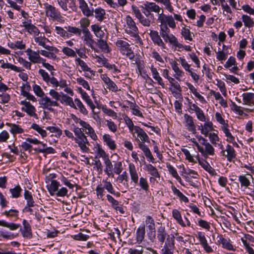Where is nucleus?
Wrapping results in <instances>:
<instances>
[{"instance_id":"obj_14","label":"nucleus","mask_w":254,"mask_h":254,"mask_svg":"<svg viewBox=\"0 0 254 254\" xmlns=\"http://www.w3.org/2000/svg\"><path fill=\"white\" fill-rule=\"evenodd\" d=\"M184 119L188 126V129L193 133L196 132L195 125L193 118L188 114L184 115Z\"/></svg>"},{"instance_id":"obj_13","label":"nucleus","mask_w":254,"mask_h":254,"mask_svg":"<svg viewBox=\"0 0 254 254\" xmlns=\"http://www.w3.org/2000/svg\"><path fill=\"white\" fill-rule=\"evenodd\" d=\"M223 155L226 156L227 160L231 162L236 157V154L234 149L229 144L226 146V150H222Z\"/></svg>"},{"instance_id":"obj_18","label":"nucleus","mask_w":254,"mask_h":254,"mask_svg":"<svg viewBox=\"0 0 254 254\" xmlns=\"http://www.w3.org/2000/svg\"><path fill=\"white\" fill-rule=\"evenodd\" d=\"M62 96L60 98V102L62 104H65L66 105L70 106L71 108L76 109V107L75 106L72 98L66 94H64L63 93H61Z\"/></svg>"},{"instance_id":"obj_54","label":"nucleus","mask_w":254,"mask_h":254,"mask_svg":"<svg viewBox=\"0 0 254 254\" xmlns=\"http://www.w3.org/2000/svg\"><path fill=\"white\" fill-rule=\"evenodd\" d=\"M62 52L66 56L74 57L76 56V53L71 49L68 47H64Z\"/></svg>"},{"instance_id":"obj_10","label":"nucleus","mask_w":254,"mask_h":254,"mask_svg":"<svg viewBox=\"0 0 254 254\" xmlns=\"http://www.w3.org/2000/svg\"><path fill=\"white\" fill-rule=\"evenodd\" d=\"M163 38L166 42H168L175 47L181 48L183 47V45L179 43L177 38L172 34H169Z\"/></svg>"},{"instance_id":"obj_28","label":"nucleus","mask_w":254,"mask_h":254,"mask_svg":"<svg viewBox=\"0 0 254 254\" xmlns=\"http://www.w3.org/2000/svg\"><path fill=\"white\" fill-rule=\"evenodd\" d=\"M213 124L211 122H208L204 123L203 127H201V133L205 136H207L209 131L213 130Z\"/></svg>"},{"instance_id":"obj_2","label":"nucleus","mask_w":254,"mask_h":254,"mask_svg":"<svg viewBox=\"0 0 254 254\" xmlns=\"http://www.w3.org/2000/svg\"><path fill=\"white\" fill-rule=\"evenodd\" d=\"M46 15L53 21H57L63 23L64 20L60 11L55 6L47 3L44 4Z\"/></svg>"},{"instance_id":"obj_55","label":"nucleus","mask_w":254,"mask_h":254,"mask_svg":"<svg viewBox=\"0 0 254 254\" xmlns=\"http://www.w3.org/2000/svg\"><path fill=\"white\" fill-rule=\"evenodd\" d=\"M239 180L242 186L247 187L250 184L249 180L245 176H240L239 177Z\"/></svg>"},{"instance_id":"obj_40","label":"nucleus","mask_w":254,"mask_h":254,"mask_svg":"<svg viewBox=\"0 0 254 254\" xmlns=\"http://www.w3.org/2000/svg\"><path fill=\"white\" fill-rule=\"evenodd\" d=\"M145 224L149 230L155 229V225L153 218L150 215L146 216L145 219Z\"/></svg>"},{"instance_id":"obj_60","label":"nucleus","mask_w":254,"mask_h":254,"mask_svg":"<svg viewBox=\"0 0 254 254\" xmlns=\"http://www.w3.org/2000/svg\"><path fill=\"white\" fill-rule=\"evenodd\" d=\"M166 22L167 23L169 27L172 28L176 27L175 22L171 15L165 16Z\"/></svg>"},{"instance_id":"obj_6","label":"nucleus","mask_w":254,"mask_h":254,"mask_svg":"<svg viewBox=\"0 0 254 254\" xmlns=\"http://www.w3.org/2000/svg\"><path fill=\"white\" fill-rule=\"evenodd\" d=\"M137 141H138V145L139 148L144 153V155L147 158L148 161H149L153 163H155V159L153 157L149 148L145 144V143H144V142H141L138 139H137Z\"/></svg>"},{"instance_id":"obj_46","label":"nucleus","mask_w":254,"mask_h":254,"mask_svg":"<svg viewBox=\"0 0 254 254\" xmlns=\"http://www.w3.org/2000/svg\"><path fill=\"white\" fill-rule=\"evenodd\" d=\"M139 185L142 190L145 191H148L149 185L146 178L143 177L140 178Z\"/></svg>"},{"instance_id":"obj_5","label":"nucleus","mask_w":254,"mask_h":254,"mask_svg":"<svg viewBox=\"0 0 254 254\" xmlns=\"http://www.w3.org/2000/svg\"><path fill=\"white\" fill-rule=\"evenodd\" d=\"M20 104L25 106L21 108V110L22 111L25 112L31 117L37 118V115L35 113L36 109L29 102L21 101L20 102Z\"/></svg>"},{"instance_id":"obj_25","label":"nucleus","mask_w":254,"mask_h":254,"mask_svg":"<svg viewBox=\"0 0 254 254\" xmlns=\"http://www.w3.org/2000/svg\"><path fill=\"white\" fill-rule=\"evenodd\" d=\"M151 71L152 73L153 77L157 81L158 83L163 88L165 87V84L163 82L162 78L159 75L157 69L152 66L151 67Z\"/></svg>"},{"instance_id":"obj_64","label":"nucleus","mask_w":254,"mask_h":254,"mask_svg":"<svg viewBox=\"0 0 254 254\" xmlns=\"http://www.w3.org/2000/svg\"><path fill=\"white\" fill-rule=\"evenodd\" d=\"M90 21L87 18H82L80 21V27L82 28H88L89 26Z\"/></svg>"},{"instance_id":"obj_50","label":"nucleus","mask_w":254,"mask_h":254,"mask_svg":"<svg viewBox=\"0 0 254 254\" xmlns=\"http://www.w3.org/2000/svg\"><path fill=\"white\" fill-rule=\"evenodd\" d=\"M170 64H171L172 69L176 72V75L178 76H182L183 71L180 69L178 63L174 61H172L170 62Z\"/></svg>"},{"instance_id":"obj_1","label":"nucleus","mask_w":254,"mask_h":254,"mask_svg":"<svg viewBox=\"0 0 254 254\" xmlns=\"http://www.w3.org/2000/svg\"><path fill=\"white\" fill-rule=\"evenodd\" d=\"M73 131L75 135L77 136L75 137L74 140L84 152H88L89 148L87 147L86 144L89 145V143L84 133L81 131V128L74 126Z\"/></svg>"},{"instance_id":"obj_32","label":"nucleus","mask_w":254,"mask_h":254,"mask_svg":"<svg viewBox=\"0 0 254 254\" xmlns=\"http://www.w3.org/2000/svg\"><path fill=\"white\" fill-rule=\"evenodd\" d=\"M145 167L146 170L147 171L148 173L152 176L156 178H160V174L155 167L149 164L146 165Z\"/></svg>"},{"instance_id":"obj_59","label":"nucleus","mask_w":254,"mask_h":254,"mask_svg":"<svg viewBox=\"0 0 254 254\" xmlns=\"http://www.w3.org/2000/svg\"><path fill=\"white\" fill-rule=\"evenodd\" d=\"M170 29L167 26L166 24H162L161 26L160 35L162 38L164 37L165 36H167V35L170 34Z\"/></svg>"},{"instance_id":"obj_27","label":"nucleus","mask_w":254,"mask_h":254,"mask_svg":"<svg viewBox=\"0 0 254 254\" xmlns=\"http://www.w3.org/2000/svg\"><path fill=\"white\" fill-rule=\"evenodd\" d=\"M95 17L100 22L102 21L105 18L106 11L105 10L99 7L94 10Z\"/></svg>"},{"instance_id":"obj_57","label":"nucleus","mask_w":254,"mask_h":254,"mask_svg":"<svg viewBox=\"0 0 254 254\" xmlns=\"http://www.w3.org/2000/svg\"><path fill=\"white\" fill-rule=\"evenodd\" d=\"M143 248L139 246H137V249H129L128 253L129 254H143Z\"/></svg>"},{"instance_id":"obj_63","label":"nucleus","mask_w":254,"mask_h":254,"mask_svg":"<svg viewBox=\"0 0 254 254\" xmlns=\"http://www.w3.org/2000/svg\"><path fill=\"white\" fill-rule=\"evenodd\" d=\"M107 199L108 201L111 203L112 207L114 208L116 207L117 205H119V202L115 199L110 194L107 195Z\"/></svg>"},{"instance_id":"obj_44","label":"nucleus","mask_w":254,"mask_h":254,"mask_svg":"<svg viewBox=\"0 0 254 254\" xmlns=\"http://www.w3.org/2000/svg\"><path fill=\"white\" fill-rule=\"evenodd\" d=\"M31 128L37 131L43 138L47 136L46 130L42 129L38 125L34 123L31 125Z\"/></svg>"},{"instance_id":"obj_7","label":"nucleus","mask_w":254,"mask_h":254,"mask_svg":"<svg viewBox=\"0 0 254 254\" xmlns=\"http://www.w3.org/2000/svg\"><path fill=\"white\" fill-rule=\"evenodd\" d=\"M22 224L23 228L20 229L22 236L24 238L31 239L32 237V233L30 225L26 219L23 220Z\"/></svg>"},{"instance_id":"obj_61","label":"nucleus","mask_w":254,"mask_h":254,"mask_svg":"<svg viewBox=\"0 0 254 254\" xmlns=\"http://www.w3.org/2000/svg\"><path fill=\"white\" fill-rule=\"evenodd\" d=\"M76 80H77V82L79 84L81 85L84 88H85L86 89L88 90H90V88L88 83L87 82V81H86L85 80H84L83 78H82V77L77 78Z\"/></svg>"},{"instance_id":"obj_22","label":"nucleus","mask_w":254,"mask_h":254,"mask_svg":"<svg viewBox=\"0 0 254 254\" xmlns=\"http://www.w3.org/2000/svg\"><path fill=\"white\" fill-rule=\"evenodd\" d=\"M129 172L132 181L135 184H137L138 181V176L133 164H130L129 165Z\"/></svg>"},{"instance_id":"obj_58","label":"nucleus","mask_w":254,"mask_h":254,"mask_svg":"<svg viewBox=\"0 0 254 254\" xmlns=\"http://www.w3.org/2000/svg\"><path fill=\"white\" fill-rule=\"evenodd\" d=\"M21 95L24 97H25L27 99L29 100H31L33 102L37 101L36 98L33 95L31 94L27 91H24L23 90H22Z\"/></svg>"},{"instance_id":"obj_35","label":"nucleus","mask_w":254,"mask_h":254,"mask_svg":"<svg viewBox=\"0 0 254 254\" xmlns=\"http://www.w3.org/2000/svg\"><path fill=\"white\" fill-rule=\"evenodd\" d=\"M7 126L11 127L10 131L13 134L16 133H21L24 131L23 128H22L19 125L16 124H12L10 123H6Z\"/></svg>"},{"instance_id":"obj_31","label":"nucleus","mask_w":254,"mask_h":254,"mask_svg":"<svg viewBox=\"0 0 254 254\" xmlns=\"http://www.w3.org/2000/svg\"><path fill=\"white\" fill-rule=\"evenodd\" d=\"M60 186L59 182L56 180H52L51 184L48 188L49 192L51 195H53L58 190V188Z\"/></svg>"},{"instance_id":"obj_39","label":"nucleus","mask_w":254,"mask_h":254,"mask_svg":"<svg viewBox=\"0 0 254 254\" xmlns=\"http://www.w3.org/2000/svg\"><path fill=\"white\" fill-rule=\"evenodd\" d=\"M39 51L33 52V54H28L29 59L34 63H39L42 59L39 56Z\"/></svg>"},{"instance_id":"obj_38","label":"nucleus","mask_w":254,"mask_h":254,"mask_svg":"<svg viewBox=\"0 0 254 254\" xmlns=\"http://www.w3.org/2000/svg\"><path fill=\"white\" fill-rule=\"evenodd\" d=\"M242 18L245 27L249 28L253 27L254 21L250 16L244 14L242 15Z\"/></svg>"},{"instance_id":"obj_53","label":"nucleus","mask_w":254,"mask_h":254,"mask_svg":"<svg viewBox=\"0 0 254 254\" xmlns=\"http://www.w3.org/2000/svg\"><path fill=\"white\" fill-rule=\"evenodd\" d=\"M26 30L30 34L33 33L36 35H38L40 33V31L38 28L31 23Z\"/></svg>"},{"instance_id":"obj_49","label":"nucleus","mask_w":254,"mask_h":254,"mask_svg":"<svg viewBox=\"0 0 254 254\" xmlns=\"http://www.w3.org/2000/svg\"><path fill=\"white\" fill-rule=\"evenodd\" d=\"M82 99L86 102L87 105L91 108V109L94 110L95 108V106L93 104L92 100L90 98V97L86 93H84L82 96Z\"/></svg>"},{"instance_id":"obj_47","label":"nucleus","mask_w":254,"mask_h":254,"mask_svg":"<svg viewBox=\"0 0 254 254\" xmlns=\"http://www.w3.org/2000/svg\"><path fill=\"white\" fill-rule=\"evenodd\" d=\"M46 129L49 130L51 132L55 133V136L56 137H59L62 134V130L58 127H46Z\"/></svg>"},{"instance_id":"obj_16","label":"nucleus","mask_w":254,"mask_h":254,"mask_svg":"<svg viewBox=\"0 0 254 254\" xmlns=\"http://www.w3.org/2000/svg\"><path fill=\"white\" fill-rule=\"evenodd\" d=\"M52 100L47 96H44L39 100V104L43 106L44 109H47L49 111L54 112V109L51 107Z\"/></svg>"},{"instance_id":"obj_48","label":"nucleus","mask_w":254,"mask_h":254,"mask_svg":"<svg viewBox=\"0 0 254 254\" xmlns=\"http://www.w3.org/2000/svg\"><path fill=\"white\" fill-rule=\"evenodd\" d=\"M181 33L185 40L190 41L192 40L190 35V31L189 29L185 27L183 28Z\"/></svg>"},{"instance_id":"obj_19","label":"nucleus","mask_w":254,"mask_h":254,"mask_svg":"<svg viewBox=\"0 0 254 254\" xmlns=\"http://www.w3.org/2000/svg\"><path fill=\"white\" fill-rule=\"evenodd\" d=\"M104 162L105 165V173L109 177H114V174L112 173L113 165L109 157L104 160Z\"/></svg>"},{"instance_id":"obj_52","label":"nucleus","mask_w":254,"mask_h":254,"mask_svg":"<svg viewBox=\"0 0 254 254\" xmlns=\"http://www.w3.org/2000/svg\"><path fill=\"white\" fill-rule=\"evenodd\" d=\"M75 102L76 103L77 106L80 110V112L83 115H86L88 114V112L81 101L79 99L76 98L75 99Z\"/></svg>"},{"instance_id":"obj_36","label":"nucleus","mask_w":254,"mask_h":254,"mask_svg":"<svg viewBox=\"0 0 254 254\" xmlns=\"http://www.w3.org/2000/svg\"><path fill=\"white\" fill-rule=\"evenodd\" d=\"M172 190L173 193L177 195L181 200L187 203L189 202V199L185 195L183 194L178 189H177L175 186H172Z\"/></svg>"},{"instance_id":"obj_26","label":"nucleus","mask_w":254,"mask_h":254,"mask_svg":"<svg viewBox=\"0 0 254 254\" xmlns=\"http://www.w3.org/2000/svg\"><path fill=\"white\" fill-rule=\"evenodd\" d=\"M34 40L36 43H38L39 45L42 46L46 50H51V49H52V48L50 47V46L46 45L45 44V41L49 40L47 38L45 37L44 35L35 37L34 38Z\"/></svg>"},{"instance_id":"obj_23","label":"nucleus","mask_w":254,"mask_h":254,"mask_svg":"<svg viewBox=\"0 0 254 254\" xmlns=\"http://www.w3.org/2000/svg\"><path fill=\"white\" fill-rule=\"evenodd\" d=\"M104 141L111 150H114L116 148V145L115 141L111 138L110 135L108 134H105L103 136Z\"/></svg>"},{"instance_id":"obj_29","label":"nucleus","mask_w":254,"mask_h":254,"mask_svg":"<svg viewBox=\"0 0 254 254\" xmlns=\"http://www.w3.org/2000/svg\"><path fill=\"white\" fill-rule=\"evenodd\" d=\"M0 226L7 228L12 231L16 230L21 226L19 224L8 223L3 220H0Z\"/></svg>"},{"instance_id":"obj_4","label":"nucleus","mask_w":254,"mask_h":254,"mask_svg":"<svg viewBox=\"0 0 254 254\" xmlns=\"http://www.w3.org/2000/svg\"><path fill=\"white\" fill-rule=\"evenodd\" d=\"M127 24V27L129 28L128 31L126 30L127 32L130 34L132 37L140 39L138 35V28L136 26L135 23L129 15H127L126 17Z\"/></svg>"},{"instance_id":"obj_42","label":"nucleus","mask_w":254,"mask_h":254,"mask_svg":"<svg viewBox=\"0 0 254 254\" xmlns=\"http://www.w3.org/2000/svg\"><path fill=\"white\" fill-rule=\"evenodd\" d=\"M228 125L226 124L225 126L222 127V129L224 132L225 136L227 137L229 139H227V140L228 141L233 142L235 140V137L232 135V134L229 132V130L228 128Z\"/></svg>"},{"instance_id":"obj_20","label":"nucleus","mask_w":254,"mask_h":254,"mask_svg":"<svg viewBox=\"0 0 254 254\" xmlns=\"http://www.w3.org/2000/svg\"><path fill=\"white\" fill-rule=\"evenodd\" d=\"M205 149L202 147V151H198L205 158L207 157L208 155H213L214 154V149L212 146L208 142L204 145Z\"/></svg>"},{"instance_id":"obj_17","label":"nucleus","mask_w":254,"mask_h":254,"mask_svg":"<svg viewBox=\"0 0 254 254\" xmlns=\"http://www.w3.org/2000/svg\"><path fill=\"white\" fill-rule=\"evenodd\" d=\"M79 8L84 15L87 17L93 15V11L90 9L84 0H79Z\"/></svg>"},{"instance_id":"obj_51","label":"nucleus","mask_w":254,"mask_h":254,"mask_svg":"<svg viewBox=\"0 0 254 254\" xmlns=\"http://www.w3.org/2000/svg\"><path fill=\"white\" fill-rule=\"evenodd\" d=\"M33 89L35 94L41 98L45 95V93L40 86L35 84L33 86Z\"/></svg>"},{"instance_id":"obj_43","label":"nucleus","mask_w":254,"mask_h":254,"mask_svg":"<svg viewBox=\"0 0 254 254\" xmlns=\"http://www.w3.org/2000/svg\"><path fill=\"white\" fill-rule=\"evenodd\" d=\"M243 101L244 104L248 105L251 103L252 100L254 98V93H244Z\"/></svg>"},{"instance_id":"obj_62","label":"nucleus","mask_w":254,"mask_h":254,"mask_svg":"<svg viewBox=\"0 0 254 254\" xmlns=\"http://www.w3.org/2000/svg\"><path fill=\"white\" fill-rule=\"evenodd\" d=\"M227 54L225 53L223 50H219L217 52L216 58L218 60L220 61H224L227 59Z\"/></svg>"},{"instance_id":"obj_30","label":"nucleus","mask_w":254,"mask_h":254,"mask_svg":"<svg viewBox=\"0 0 254 254\" xmlns=\"http://www.w3.org/2000/svg\"><path fill=\"white\" fill-rule=\"evenodd\" d=\"M172 215L176 221L182 227H186V225L184 222L180 212L177 209H173L172 211Z\"/></svg>"},{"instance_id":"obj_24","label":"nucleus","mask_w":254,"mask_h":254,"mask_svg":"<svg viewBox=\"0 0 254 254\" xmlns=\"http://www.w3.org/2000/svg\"><path fill=\"white\" fill-rule=\"evenodd\" d=\"M0 64H1L0 67L2 68H10L16 72H21L22 70H23V69H21L20 67H18L10 63L5 64L3 60H0Z\"/></svg>"},{"instance_id":"obj_12","label":"nucleus","mask_w":254,"mask_h":254,"mask_svg":"<svg viewBox=\"0 0 254 254\" xmlns=\"http://www.w3.org/2000/svg\"><path fill=\"white\" fill-rule=\"evenodd\" d=\"M169 235L167 233L165 227L160 226L157 229V238L159 242L161 244H163L165 242V239Z\"/></svg>"},{"instance_id":"obj_8","label":"nucleus","mask_w":254,"mask_h":254,"mask_svg":"<svg viewBox=\"0 0 254 254\" xmlns=\"http://www.w3.org/2000/svg\"><path fill=\"white\" fill-rule=\"evenodd\" d=\"M175 247V237L174 235H169L166 238L163 249L162 251H173Z\"/></svg>"},{"instance_id":"obj_21","label":"nucleus","mask_w":254,"mask_h":254,"mask_svg":"<svg viewBox=\"0 0 254 254\" xmlns=\"http://www.w3.org/2000/svg\"><path fill=\"white\" fill-rule=\"evenodd\" d=\"M145 234V226H140L136 231V241L138 244H140L144 240Z\"/></svg>"},{"instance_id":"obj_34","label":"nucleus","mask_w":254,"mask_h":254,"mask_svg":"<svg viewBox=\"0 0 254 254\" xmlns=\"http://www.w3.org/2000/svg\"><path fill=\"white\" fill-rule=\"evenodd\" d=\"M99 47L104 52L108 53L111 52V49L108 46L107 41L103 39H99L97 40Z\"/></svg>"},{"instance_id":"obj_33","label":"nucleus","mask_w":254,"mask_h":254,"mask_svg":"<svg viewBox=\"0 0 254 254\" xmlns=\"http://www.w3.org/2000/svg\"><path fill=\"white\" fill-rule=\"evenodd\" d=\"M24 197L26 200V205L30 206H34V201L33 196L30 192L28 190H25L24 193Z\"/></svg>"},{"instance_id":"obj_56","label":"nucleus","mask_w":254,"mask_h":254,"mask_svg":"<svg viewBox=\"0 0 254 254\" xmlns=\"http://www.w3.org/2000/svg\"><path fill=\"white\" fill-rule=\"evenodd\" d=\"M103 182H104V186L103 187L104 189H106L110 193H114V189L111 183L110 182L107 181L106 180H103Z\"/></svg>"},{"instance_id":"obj_37","label":"nucleus","mask_w":254,"mask_h":254,"mask_svg":"<svg viewBox=\"0 0 254 254\" xmlns=\"http://www.w3.org/2000/svg\"><path fill=\"white\" fill-rule=\"evenodd\" d=\"M22 189L19 185L16 186L14 188L10 189L9 191L11 194V197L13 198H18L20 196Z\"/></svg>"},{"instance_id":"obj_15","label":"nucleus","mask_w":254,"mask_h":254,"mask_svg":"<svg viewBox=\"0 0 254 254\" xmlns=\"http://www.w3.org/2000/svg\"><path fill=\"white\" fill-rule=\"evenodd\" d=\"M140 7L143 9H147L148 11L150 12L153 11L160 14V8L155 3L146 1L143 4V5H141Z\"/></svg>"},{"instance_id":"obj_45","label":"nucleus","mask_w":254,"mask_h":254,"mask_svg":"<svg viewBox=\"0 0 254 254\" xmlns=\"http://www.w3.org/2000/svg\"><path fill=\"white\" fill-rule=\"evenodd\" d=\"M75 61L78 63V65H79L82 70L84 71H89L91 72V68L88 67V66L80 58H77L75 59Z\"/></svg>"},{"instance_id":"obj_11","label":"nucleus","mask_w":254,"mask_h":254,"mask_svg":"<svg viewBox=\"0 0 254 254\" xmlns=\"http://www.w3.org/2000/svg\"><path fill=\"white\" fill-rule=\"evenodd\" d=\"M135 133L137 134V136L141 140L142 142H150L149 138L146 133L143 130L142 128L138 126H134Z\"/></svg>"},{"instance_id":"obj_9","label":"nucleus","mask_w":254,"mask_h":254,"mask_svg":"<svg viewBox=\"0 0 254 254\" xmlns=\"http://www.w3.org/2000/svg\"><path fill=\"white\" fill-rule=\"evenodd\" d=\"M149 35L152 40L155 44H156L158 46L161 47L163 49L166 48L164 43L161 39L157 31L154 30H150Z\"/></svg>"},{"instance_id":"obj_3","label":"nucleus","mask_w":254,"mask_h":254,"mask_svg":"<svg viewBox=\"0 0 254 254\" xmlns=\"http://www.w3.org/2000/svg\"><path fill=\"white\" fill-rule=\"evenodd\" d=\"M116 44L122 55H126L130 60H133L134 58V54L127 42L119 40L116 42Z\"/></svg>"},{"instance_id":"obj_41","label":"nucleus","mask_w":254,"mask_h":254,"mask_svg":"<svg viewBox=\"0 0 254 254\" xmlns=\"http://www.w3.org/2000/svg\"><path fill=\"white\" fill-rule=\"evenodd\" d=\"M218 241L222 244L223 247L224 248L229 250H235L233 249V246L229 242H228V241L226 239L224 238L222 236H221V237L219 238Z\"/></svg>"}]
</instances>
